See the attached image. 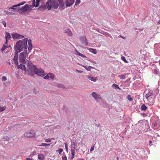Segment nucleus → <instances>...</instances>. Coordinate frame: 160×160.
I'll return each mask as SVG.
<instances>
[{"instance_id": "nucleus-1", "label": "nucleus", "mask_w": 160, "mask_h": 160, "mask_svg": "<svg viewBox=\"0 0 160 160\" xmlns=\"http://www.w3.org/2000/svg\"><path fill=\"white\" fill-rule=\"evenodd\" d=\"M18 58L17 55H16L14 56L12 59L14 62L18 65V68H20L21 70L25 71L26 74H27L31 76H33V73H34L41 77H43L45 75V73L42 69L37 68L36 66L31 62H28L27 64V67H26L24 64H20L19 65H18Z\"/></svg>"}, {"instance_id": "nucleus-2", "label": "nucleus", "mask_w": 160, "mask_h": 160, "mask_svg": "<svg viewBox=\"0 0 160 160\" xmlns=\"http://www.w3.org/2000/svg\"><path fill=\"white\" fill-rule=\"evenodd\" d=\"M65 3L66 7H70L74 2L75 0H65ZM64 5V2L63 0H49L46 3L44 6L47 8L48 10H50L52 9H57L59 6L62 8Z\"/></svg>"}, {"instance_id": "nucleus-3", "label": "nucleus", "mask_w": 160, "mask_h": 160, "mask_svg": "<svg viewBox=\"0 0 160 160\" xmlns=\"http://www.w3.org/2000/svg\"><path fill=\"white\" fill-rule=\"evenodd\" d=\"M28 39L24 38L22 40H19L16 43L15 50L16 52L19 53L21 51L24 50L26 51L27 47Z\"/></svg>"}, {"instance_id": "nucleus-4", "label": "nucleus", "mask_w": 160, "mask_h": 160, "mask_svg": "<svg viewBox=\"0 0 160 160\" xmlns=\"http://www.w3.org/2000/svg\"><path fill=\"white\" fill-rule=\"evenodd\" d=\"M32 10L31 6L28 4H26L21 8H18V11L19 14L24 15H28Z\"/></svg>"}, {"instance_id": "nucleus-5", "label": "nucleus", "mask_w": 160, "mask_h": 160, "mask_svg": "<svg viewBox=\"0 0 160 160\" xmlns=\"http://www.w3.org/2000/svg\"><path fill=\"white\" fill-rule=\"evenodd\" d=\"M28 56V54L27 51L20 53L19 57V62L21 64H24L26 62V61H28L26 59V58Z\"/></svg>"}, {"instance_id": "nucleus-6", "label": "nucleus", "mask_w": 160, "mask_h": 160, "mask_svg": "<svg viewBox=\"0 0 160 160\" xmlns=\"http://www.w3.org/2000/svg\"><path fill=\"white\" fill-rule=\"evenodd\" d=\"M36 136L35 132L33 131L26 132L24 134V137L28 138H32Z\"/></svg>"}, {"instance_id": "nucleus-7", "label": "nucleus", "mask_w": 160, "mask_h": 160, "mask_svg": "<svg viewBox=\"0 0 160 160\" xmlns=\"http://www.w3.org/2000/svg\"><path fill=\"white\" fill-rule=\"evenodd\" d=\"M25 3L26 2L24 1L20 3L17 5H13L12 6V7H10L9 8V10L10 9H12V10H11V11H14L17 8V7H19L21 5H24Z\"/></svg>"}, {"instance_id": "nucleus-8", "label": "nucleus", "mask_w": 160, "mask_h": 160, "mask_svg": "<svg viewBox=\"0 0 160 160\" xmlns=\"http://www.w3.org/2000/svg\"><path fill=\"white\" fill-rule=\"evenodd\" d=\"M12 36L13 39H20L24 38L25 37L24 36L17 33H12Z\"/></svg>"}, {"instance_id": "nucleus-9", "label": "nucleus", "mask_w": 160, "mask_h": 160, "mask_svg": "<svg viewBox=\"0 0 160 160\" xmlns=\"http://www.w3.org/2000/svg\"><path fill=\"white\" fill-rule=\"evenodd\" d=\"M55 76V75L53 73H50L47 74L43 78L44 79H48V80L51 79L52 80H53Z\"/></svg>"}, {"instance_id": "nucleus-10", "label": "nucleus", "mask_w": 160, "mask_h": 160, "mask_svg": "<svg viewBox=\"0 0 160 160\" xmlns=\"http://www.w3.org/2000/svg\"><path fill=\"white\" fill-rule=\"evenodd\" d=\"M156 95H154V97L153 96L152 97H151L148 98V104L149 106H152L153 105L155 102L154 98H155Z\"/></svg>"}, {"instance_id": "nucleus-11", "label": "nucleus", "mask_w": 160, "mask_h": 160, "mask_svg": "<svg viewBox=\"0 0 160 160\" xmlns=\"http://www.w3.org/2000/svg\"><path fill=\"white\" fill-rule=\"evenodd\" d=\"M36 4H35L36 1L35 0H33L32 1V5H30V6H31V8H33L35 7H37L38 6L40 0H36Z\"/></svg>"}, {"instance_id": "nucleus-12", "label": "nucleus", "mask_w": 160, "mask_h": 160, "mask_svg": "<svg viewBox=\"0 0 160 160\" xmlns=\"http://www.w3.org/2000/svg\"><path fill=\"white\" fill-rule=\"evenodd\" d=\"M80 40L82 43L87 45L88 43L87 41L86 37L85 36H83L80 38Z\"/></svg>"}, {"instance_id": "nucleus-13", "label": "nucleus", "mask_w": 160, "mask_h": 160, "mask_svg": "<svg viewBox=\"0 0 160 160\" xmlns=\"http://www.w3.org/2000/svg\"><path fill=\"white\" fill-rule=\"evenodd\" d=\"M93 97L94 98L98 101V99H100L101 98V96L97 93H96L95 92H93L92 94Z\"/></svg>"}, {"instance_id": "nucleus-14", "label": "nucleus", "mask_w": 160, "mask_h": 160, "mask_svg": "<svg viewBox=\"0 0 160 160\" xmlns=\"http://www.w3.org/2000/svg\"><path fill=\"white\" fill-rule=\"evenodd\" d=\"M151 96H153L154 97L153 92L151 91H149L148 92L146 95V98L148 99V98H150L149 97Z\"/></svg>"}, {"instance_id": "nucleus-15", "label": "nucleus", "mask_w": 160, "mask_h": 160, "mask_svg": "<svg viewBox=\"0 0 160 160\" xmlns=\"http://www.w3.org/2000/svg\"><path fill=\"white\" fill-rule=\"evenodd\" d=\"M64 32L68 33V35L70 36H72V33L69 29H66L63 30Z\"/></svg>"}, {"instance_id": "nucleus-16", "label": "nucleus", "mask_w": 160, "mask_h": 160, "mask_svg": "<svg viewBox=\"0 0 160 160\" xmlns=\"http://www.w3.org/2000/svg\"><path fill=\"white\" fill-rule=\"evenodd\" d=\"M32 41L30 39L28 40V49L29 52H31V50L32 48Z\"/></svg>"}, {"instance_id": "nucleus-17", "label": "nucleus", "mask_w": 160, "mask_h": 160, "mask_svg": "<svg viewBox=\"0 0 160 160\" xmlns=\"http://www.w3.org/2000/svg\"><path fill=\"white\" fill-rule=\"evenodd\" d=\"M71 152L72 154V156L70 158V159H73L75 156V149H71Z\"/></svg>"}, {"instance_id": "nucleus-18", "label": "nucleus", "mask_w": 160, "mask_h": 160, "mask_svg": "<svg viewBox=\"0 0 160 160\" xmlns=\"http://www.w3.org/2000/svg\"><path fill=\"white\" fill-rule=\"evenodd\" d=\"M10 47L9 45L7 44L6 45H3L1 49V51L3 52L6 48Z\"/></svg>"}, {"instance_id": "nucleus-19", "label": "nucleus", "mask_w": 160, "mask_h": 160, "mask_svg": "<svg viewBox=\"0 0 160 160\" xmlns=\"http://www.w3.org/2000/svg\"><path fill=\"white\" fill-rule=\"evenodd\" d=\"M86 77L88 78L90 80L92 81H93L94 82H95L96 81V78H94L92 77H91L89 75H87V76H86Z\"/></svg>"}, {"instance_id": "nucleus-20", "label": "nucleus", "mask_w": 160, "mask_h": 160, "mask_svg": "<svg viewBox=\"0 0 160 160\" xmlns=\"http://www.w3.org/2000/svg\"><path fill=\"white\" fill-rule=\"evenodd\" d=\"M44 157L42 154H40L38 155V159L40 160H44Z\"/></svg>"}, {"instance_id": "nucleus-21", "label": "nucleus", "mask_w": 160, "mask_h": 160, "mask_svg": "<svg viewBox=\"0 0 160 160\" xmlns=\"http://www.w3.org/2000/svg\"><path fill=\"white\" fill-rule=\"evenodd\" d=\"M71 145L72 148H73L74 149H75V147H77V143L76 142V141H75V142H72Z\"/></svg>"}, {"instance_id": "nucleus-22", "label": "nucleus", "mask_w": 160, "mask_h": 160, "mask_svg": "<svg viewBox=\"0 0 160 160\" xmlns=\"http://www.w3.org/2000/svg\"><path fill=\"white\" fill-rule=\"evenodd\" d=\"M81 66L85 68L87 71H90L91 68H93V67L92 66H89L88 67L84 65H81Z\"/></svg>"}, {"instance_id": "nucleus-23", "label": "nucleus", "mask_w": 160, "mask_h": 160, "mask_svg": "<svg viewBox=\"0 0 160 160\" xmlns=\"http://www.w3.org/2000/svg\"><path fill=\"white\" fill-rule=\"evenodd\" d=\"M11 38V37L9 33L8 32H6V35L5 36L6 39L8 40Z\"/></svg>"}, {"instance_id": "nucleus-24", "label": "nucleus", "mask_w": 160, "mask_h": 160, "mask_svg": "<svg viewBox=\"0 0 160 160\" xmlns=\"http://www.w3.org/2000/svg\"><path fill=\"white\" fill-rule=\"evenodd\" d=\"M147 108V107L144 104H143L141 107V110H145Z\"/></svg>"}, {"instance_id": "nucleus-25", "label": "nucleus", "mask_w": 160, "mask_h": 160, "mask_svg": "<svg viewBox=\"0 0 160 160\" xmlns=\"http://www.w3.org/2000/svg\"><path fill=\"white\" fill-rule=\"evenodd\" d=\"M112 87L116 89H120V88L118 86V85L116 84H113L112 85Z\"/></svg>"}, {"instance_id": "nucleus-26", "label": "nucleus", "mask_w": 160, "mask_h": 160, "mask_svg": "<svg viewBox=\"0 0 160 160\" xmlns=\"http://www.w3.org/2000/svg\"><path fill=\"white\" fill-rule=\"evenodd\" d=\"M89 51L91 52L94 54H96L97 53L96 50L95 49L91 48V49H90Z\"/></svg>"}, {"instance_id": "nucleus-27", "label": "nucleus", "mask_w": 160, "mask_h": 160, "mask_svg": "<svg viewBox=\"0 0 160 160\" xmlns=\"http://www.w3.org/2000/svg\"><path fill=\"white\" fill-rule=\"evenodd\" d=\"M62 160H68L67 156L65 154V153L63 152L62 156Z\"/></svg>"}, {"instance_id": "nucleus-28", "label": "nucleus", "mask_w": 160, "mask_h": 160, "mask_svg": "<svg viewBox=\"0 0 160 160\" xmlns=\"http://www.w3.org/2000/svg\"><path fill=\"white\" fill-rule=\"evenodd\" d=\"M118 77L121 79H123L126 78V74H123L118 76Z\"/></svg>"}, {"instance_id": "nucleus-29", "label": "nucleus", "mask_w": 160, "mask_h": 160, "mask_svg": "<svg viewBox=\"0 0 160 160\" xmlns=\"http://www.w3.org/2000/svg\"><path fill=\"white\" fill-rule=\"evenodd\" d=\"M127 99L129 101H132L133 100V98L131 97L130 95H128L127 96Z\"/></svg>"}, {"instance_id": "nucleus-30", "label": "nucleus", "mask_w": 160, "mask_h": 160, "mask_svg": "<svg viewBox=\"0 0 160 160\" xmlns=\"http://www.w3.org/2000/svg\"><path fill=\"white\" fill-rule=\"evenodd\" d=\"M4 12H6V14L7 15H14V13H13L12 12H6L5 11H4Z\"/></svg>"}, {"instance_id": "nucleus-31", "label": "nucleus", "mask_w": 160, "mask_h": 160, "mask_svg": "<svg viewBox=\"0 0 160 160\" xmlns=\"http://www.w3.org/2000/svg\"><path fill=\"white\" fill-rule=\"evenodd\" d=\"M6 109L5 107H0V111L2 112L4 110Z\"/></svg>"}, {"instance_id": "nucleus-32", "label": "nucleus", "mask_w": 160, "mask_h": 160, "mask_svg": "<svg viewBox=\"0 0 160 160\" xmlns=\"http://www.w3.org/2000/svg\"><path fill=\"white\" fill-rule=\"evenodd\" d=\"M121 59L125 62H127V61L126 60L124 56H122L121 57Z\"/></svg>"}, {"instance_id": "nucleus-33", "label": "nucleus", "mask_w": 160, "mask_h": 160, "mask_svg": "<svg viewBox=\"0 0 160 160\" xmlns=\"http://www.w3.org/2000/svg\"><path fill=\"white\" fill-rule=\"evenodd\" d=\"M63 151V150L61 148H60L57 151L58 152H59V154H60Z\"/></svg>"}, {"instance_id": "nucleus-34", "label": "nucleus", "mask_w": 160, "mask_h": 160, "mask_svg": "<svg viewBox=\"0 0 160 160\" xmlns=\"http://www.w3.org/2000/svg\"><path fill=\"white\" fill-rule=\"evenodd\" d=\"M80 2V0H76L75 2V5L79 4Z\"/></svg>"}, {"instance_id": "nucleus-35", "label": "nucleus", "mask_w": 160, "mask_h": 160, "mask_svg": "<svg viewBox=\"0 0 160 160\" xmlns=\"http://www.w3.org/2000/svg\"><path fill=\"white\" fill-rule=\"evenodd\" d=\"M45 140V142H50L51 141V139H46Z\"/></svg>"}, {"instance_id": "nucleus-36", "label": "nucleus", "mask_w": 160, "mask_h": 160, "mask_svg": "<svg viewBox=\"0 0 160 160\" xmlns=\"http://www.w3.org/2000/svg\"><path fill=\"white\" fill-rule=\"evenodd\" d=\"M57 86H58V87H59V88H64V87H63L62 84H60V83H59L58 84Z\"/></svg>"}, {"instance_id": "nucleus-37", "label": "nucleus", "mask_w": 160, "mask_h": 160, "mask_svg": "<svg viewBox=\"0 0 160 160\" xmlns=\"http://www.w3.org/2000/svg\"><path fill=\"white\" fill-rule=\"evenodd\" d=\"M2 23L4 27H6V23L5 21H2Z\"/></svg>"}, {"instance_id": "nucleus-38", "label": "nucleus", "mask_w": 160, "mask_h": 160, "mask_svg": "<svg viewBox=\"0 0 160 160\" xmlns=\"http://www.w3.org/2000/svg\"><path fill=\"white\" fill-rule=\"evenodd\" d=\"M40 146H43L45 147L47 146V143H42L41 145H39Z\"/></svg>"}, {"instance_id": "nucleus-39", "label": "nucleus", "mask_w": 160, "mask_h": 160, "mask_svg": "<svg viewBox=\"0 0 160 160\" xmlns=\"http://www.w3.org/2000/svg\"><path fill=\"white\" fill-rule=\"evenodd\" d=\"M2 79L3 81H5L7 80V78L5 76H3L2 77Z\"/></svg>"}, {"instance_id": "nucleus-40", "label": "nucleus", "mask_w": 160, "mask_h": 160, "mask_svg": "<svg viewBox=\"0 0 160 160\" xmlns=\"http://www.w3.org/2000/svg\"><path fill=\"white\" fill-rule=\"evenodd\" d=\"M3 139H4V141H8L9 140V138H7V137H4L3 138Z\"/></svg>"}, {"instance_id": "nucleus-41", "label": "nucleus", "mask_w": 160, "mask_h": 160, "mask_svg": "<svg viewBox=\"0 0 160 160\" xmlns=\"http://www.w3.org/2000/svg\"><path fill=\"white\" fill-rule=\"evenodd\" d=\"M76 71L78 72H79V73H82L83 72V71H79L77 69H76Z\"/></svg>"}, {"instance_id": "nucleus-42", "label": "nucleus", "mask_w": 160, "mask_h": 160, "mask_svg": "<svg viewBox=\"0 0 160 160\" xmlns=\"http://www.w3.org/2000/svg\"><path fill=\"white\" fill-rule=\"evenodd\" d=\"M65 145L66 150L67 151V152H68V147H67V144L65 143Z\"/></svg>"}, {"instance_id": "nucleus-43", "label": "nucleus", "mask_w": 160, "mask_h": 160, "mask_svg": "<svg viewBox=\"0 0 160 160\" xmlns=\"http://www.w3.org/2000/svg\"><path fill=\"white\" fill-rule=\"evenodd\" d=\"M82 58H86V57L85 56V55H84L82 53H81L80 54V56Z\"/></svg>"}, {"instance_id": "nucleus-44", "label": "nucleus", "mask_w": 160, "mask_h": 160, "mask_svg": "<svg viewBox=\"0 0 160 160\" xmlns=\"http://www.w3.org/2000/svg\"><path fill=\"white\" fill-rule=\"evenodd\" d=\"M94 149V146H93L90 149V151H92Z\"/></svg>"}, {"instance_id": "nucleus-45", "label": "nucleus", "mask_w": 160, "mask_h": 160, "mask_svg": "<svg viewBox=\"0 0 160 160\" xmlns=\"http://www.w3.org/2000/svg\"><path fill=\"white\" fill-rule=\"evenodd\" d=\"M26 160H34L32 158H27Z\"/></svg>"}, {"instance_id": "nucleus-46", "label": "nucleus", "mask_w": 160, "mask_h": 160, "mask_svg": "<svg viewBox=\"0 0 160 160\" xmlns=\"http://www.w3.org/2000/svg\"><path fill=\"white\" fill-rule=\"evenodd\" d=\"M8 40L6 39V42H5V44H6V45H7V44H7V43H8Z\"/></svg>"}, {"instance_id": "nucleus-47", "label": "nucleus", "mask_w": 160, "mask_h": 160, "mask_svg": "<svg viewBox=\"0 0 160 160\" xmlns=\"http://www.w3.org/2000/svg\"><path fill=\"white\" fill-rule=\"evenodd\" d=\"M81 53H80V52H77V54L79 56H80V54H81Z\"/></svg>"}, {"instance_id": "nucleus-48", "label": "nucleus", "mask_w": 160, "mask_h": 160, "mask_svg": "<svg viewBox=\"0 0 160 160\" xmlns=\"http://www.w3.org/2000/svg\"><path fill=\"white\" fill-rule=\"evenodd\" d=\"M154 71L155 72V73H157V71L156 69H154Z\"/></svg>"}, {"instance_id": "nucleus-49", "label": "nucleus", "mask_w": 160, "mask_h": 160, "mask_svg": "<svg viewBox=\"0 0 160 160\" xmlns=\"http://www.w3.org/2000/svg\"><path fill=\"white\" fill-rule=\"evenodd\" d=\"M157 22L158 24H160V21H159Z\"/></svg>"}, {"instance_id": "nucleus-50", "label": "nucleus", "mask_w": 160, "mask_h": 160, "mask_svg": "<svg viewBox=\"0 0 160 160\" xmlns=\"http://www.w3.org/2000/svg\"><path fill=\"white\" fill-rule=\"evenodd\" d=\"M50 144H47V146H49Z\"/></svg>"}, {"instance_id": "nucleus-51", "label": "nucleus", "mask_w": 160, "mask_h": 160, "mask_svg": "<svg viewBox=\"0 0 160 160\" xmlns=\"http://www.w3.org/2000/svg\"><path fill=\"white\" fill-rule=\"evenodd\" d=\"M152 141H150L149 142V143L150 144H151L152 143Z\"/></svg>"}, {"instance_id": "nucleus-52", "label": "nucleus", "mask_w": 160, "mask_h": 160, "mask_svg": "<svg viewBox=\"0 0 160 160\" xmlns=\"http://www.w3.org/2000/svg\"><path fill=\"white\" fill-rule=\"evenodd\" d=\"M122 37V38L123 39H124L125 38L124 37Z\"/></svg>"}, {"instance_id": "nucleus-53", "label": "nucleus", "mask_w": 160, "mask_h": 160, "mask_svg": "<svg viewBox=\"0 0 160 160\" xmlns=\"http://www.w3.org/2000/svg\"><path fill=\"white\" fill-rule=\"evenodd\" d=\"M118 158H119L118 157L117 158V159H118Z\"/></svg>"}, {"instance_id": "nucleus-54", "label": "nucleus", "mask_w": 160, "mask_h": 160, "mask_svg": "<svg viewBox=\"0 0 160 160\" xmlns=\"http://www.w3.org/2000/svg\"><path fill=\"white\" fill-rule=\"evenodd\" d=\"M159 64H160V61H159Z\"/></svg>"}]
</instances>
